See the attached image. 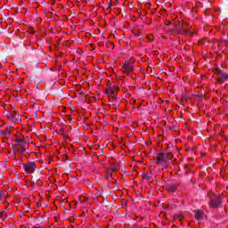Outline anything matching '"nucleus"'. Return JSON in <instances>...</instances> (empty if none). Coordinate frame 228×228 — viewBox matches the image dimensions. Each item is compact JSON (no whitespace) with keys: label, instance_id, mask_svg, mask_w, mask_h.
I'll list each match as a JSON object with an SVG mask.
<instances>
[{"label":"nucleus","instance_id":"f257e3e1","mask_svg":"<svg viewBox=\"0 0 228 228\" xmlns=\"http://www.w3.org/2000/svg\"><path fill=\"white\" fill-rule=\"evenodd\" d=\"M222 206V196L212 194L209 196V207L212 208H218Z\"/></svg>","mask_w":228,"mask_h":228},{"label":"nucleus","instance_id":"f03ea898","mask_svg":"<svg viewBox=\"0 0 228 228\" xmlns=\"http://www.w3.org/2000/svg\"><path fill=\"white\" fill-rule=\"evenodd\" d=\"M22 167L27 174H33V172L37 170V164H35L33 161H28L25 164H22Z\"/></svg>","mask_w":228,"mask_h":228},{"label":"nucleus","instance_id":"7ed1b4c3","mask_svg":"<svg viewBox=\"0 0 228 228\" xmlns=\"http://www.w3.org/2000/svg\"><path fill=\"white\" fill-rule=\"evenodd\" d=\"M123 69L130 74V72H133L134 70L133 63L130 61H125L123 63Z\"/></svg>","mask_w":228,"mask_h":228},{"label":"nucleus","instance_id":"20e7f679","mask_svg":"<svg viewBox=\"0 0 228 228\" xmlns=\"http://www.w3.org/2000/svg\"><path fill=\"white\" fill-rule=\"evenodd\" d=\"M178 186L179 185L177 183H169L167 185V190L169 191L170 193H174L177 191Z\"/></svg>","mask_w":228,"mask_h":228},{"label":"nucleus","instance_id":"39448f33","mask_svg":"<svg viewBox=\"0 0 228 228\" xmlns=\"http://www.w3.org/2000/svg\"><path fill=\"white\" fill-rule=\"evenodd\" d=\"M195 218L198 222H202L204 220V212L201 210H198L195 212Z\"/></svg>","mask_w":228,"mask_h":228},{"label":"nucleus","instance_id":"423d86ee","mask_svg":"<svg viewBox=\"0 0 228 228\" xmlns=\"http://www.w3.org/2000/svg\"><path fill=\"white\" fill-rule=\"evenodd\" d=\"M14 152H19L20 154H24L26 152V146H19L18 148H14Z\"/></svg>","mask_w":228,"mask_h":228},{"label":"nucleus","instance_id":"0eeeda50","mask_svg":"<svg viewBox=\"0 0 228 228\" xmlns=\"http://www.w3.org/2000/svg\"><path fill=\"white\" fill-rule=\"evenodd\" d=\"M151 172L149 173H143L142 174V179H144L145 181H151L152 180V176L151 175Z\"/></svg>","mask_w":228,"mask_h":228},{"label":"nucleus","instance_id":"6e6552de","mask_svg":"<svg viewBox=\"0 0 228 228\" xmlns=\"http://www.w3.org/2000/svg\"><path fill=\"white\" fill-rule=\"evenodd\" d=\"M217 74H219L221 79H223V81H227L228 79V75L224 73V72H217Z\"/></svg>","mask_w":228,"mask_h":228},{"label":"nucleus","instance_id":"1a4fd4ad","mask_svg":"<svg viewBox=\"0 0 228 228\" xmlns=\"http://www.w3.org/2000/svg\"><path fill=\"white\" fill-rule=\"evenodd\" d=\"M16 142H17L19 147H26V141H24L22 139H17Z\"/></svg>","mask_w":228,"mask_h":228},{"label":"nucleus","instance_id":"9d476101","mask_svg":"<svg viewBox=\"0 0 228 228\" xmlns=\"http://www.w3.org/2000/svg\"><path fill=\"white\" fill-rule=\"evenodd\" d=\"M1 134H3L4 136H8V134H10V131H8V130H2L1 131Z\"/></svg>","mask_w":228,"mask_h":228},{"label":"nucleus","instance_id":"9b49d317","mask_svg":"<svg viewBox=\"0 0 228 228\" xmlns=\"http://www.w3.org/2000/svg\"><path fill=\"white\" fill-rule=\"evenodd\" d=\"M110 95H111L112 99H114V100L117 99V93L115 91L111 90Z\"/></svg>","mask_w":228,"mask_h":228},{"label":"nucleus","instance_id":"f8f14e48","mask_svg":"<svg viewBox=\"0 0 228 228\" xmlns=\"http://www.w3.org/2000/svg\"><path fill=\"white\" fill-rule=\"evenodd\" d=\"M0 218H2V220H6V215L4 212H0Z\"/></svg>","mask_w":228,"mask_h":228},{"label":"nucleus","instance_id":"ddd939ff","mask_svg":"<svg viewBox=\"0 0 228 228\" xmlns=\"http://www.w3.org/2000/svg\"><path fill=\"white\" fill-rule=\"evenodd\" d=\"M157 159L159 160V161H165V156H158L157 157Z\"/></svg>","mask_w":228,"mask_h":228},{"label":"nucleus","instance_id":"4468645a","mask_svg":"<svg viewBox=\"0 0 228 228\" xmlns=\"http://www.w3.org/2000/svg\"><path fill=\"white\" fill-rule=\"evenodd\" d=\"M107 177H113V175L111 173H107Z\"/></svg>","mask_w":228,"mask_h":228},{"label":"nucleus","instance_id":"2eb2a0df","mask_svg":"<svg viewBox=\"0 0 228 228\" xmlns=\"http://www.w3.org/2000/svg\"><path fill=\"white\" fill-rule=\"evenodd\" d=\"M134 35L135 37H140V35H138V34H136V33H134Z\"/></svg>","mask_w":228,"mask_h":228},{"label":"nucleus","instance_id":"dca6fc26","mask_svg":"<svg viewBox=\"0 0 228 228\" xmlns=\"http://www.w3.org/2000/svg\"><path fill=\"white\" fill-rule=\"evenodd\" d=\"M3 197V193L0 192V199Z\"/></svg>","mask_w":228,"mask_h":228},{"label":"nucleus","instance_id":"f3484780","mask_svg":"<svg viewBox=\"0 0 228 228\" xmlns=\"http://www.w3.org/2000/svg\"><path fill=\"white\" fill-rule=\"evenodd\" d=\"M111 172H115V168L111 169Z\"/></svg>","mask_w":228,"mask_h":228},{"label":"nucleus","instance_id":"a211bd4d","mask_svg":"<svg viewBox=\"0 0 228 228\" xmlns=\"http://www.w3.org/2000/svg\"><path fill=\"white\" fill-rule=\"evenodd\" d=\"M111 5H112V4L110 3L109 6H111Z\"/></svg>","mask_w":228,"mask_h":228}]
</instances>
